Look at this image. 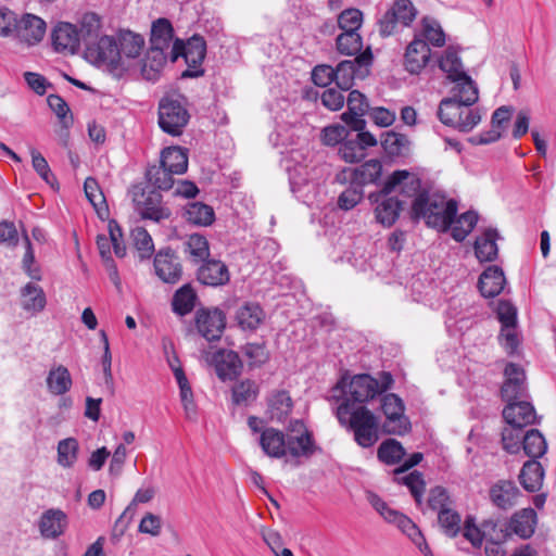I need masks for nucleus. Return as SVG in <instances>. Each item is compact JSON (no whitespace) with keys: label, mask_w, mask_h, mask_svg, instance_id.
Returning <instances> with one entry per match:
<instances>
[{"label":"nucleus","mask_w":556,"mask_h":556,"mask_svg":"<svg viewBox=\"0 0 556 556\" xmlns=\"http://www.w3.org/2000/svg\"><path fill=\"white\" fill-rule=\"evenodd\" d=\"M421 188L420 179L408 170H395L384 182L378 193H371L369 199L377 203L375 207L376 220L384 227H391L403 210V202L391 195L400 191L406 197L415 195Z\"/></svg>","instance_id":"nucleus-1"},{"label":"nucleus","mask_w":556,"mask_h":556,"mask_svg":"<svg viewBox=\"0 0 556 556\" xmlns=\"http://www.w3.org/2000/svg\"><path fill=\"white\" fill-rule=\"evenodd\" d=\"M334 414L339 424L353 432L354 440L359 446L369 448L379 440V419L366 406L341 402Z\"/></svg>","instance_id":"nucleus-2"},{"label":"nucleus","mask_w":556,"mask_h":556,"mask_svg":"<svg viewBox=\"0 0 556 556\" xmlns=\"http://www.w3.org/2000/svg\"><path fill=\"white\" fill-rule=\"evenodd\" d=\"M412 204V218L425 219L429 227L446 231L453 218L457 214V202L455 200H446L444 195L439 193H429L420 190L414 195Z\"/></svg>","instance_id":"nucleus-3"},{"label":"nucleus","mask_w":556,"mask_h":556,"mask_svg":"<svg viewBox=\"0 0 556 556\" xmlns=\"http://www.w3.org/2000/svg\"><path fill=\"white\" fill-rule=\"evenodd\" d=\"M367 501L380 514L383 519L390 523H394L397 528L406 534L416 547L424 554V556H433L424 534L419 528L402 513L391 508L388 504L376 493L368 492Z\"/></svg>","instance_id":"nucleus-4"},{"label":"nucleus","mask_w":556,"mask_h":556,"mask_svg":"<svg viewBox=\"0 0 556 556\" xmlns=\"http://www.w3.org/2000/svg\"><path fill=\"white\" fill-rule=\"evenodd\" d=\"M439 119L463 132L471 131L482 119L478 108H470L454 98H444L438 109Z\"/></svg>","instance_id":"nucleus-5"},{"label":"nucleus","mask_w":556,"mask_h":556,"mask_svg":"<svg viewBox=\"0 0 556 556\" xmlns=\"http://www.w3.org/2000/svg\"><path fill=\"white\" fill-rule=\"evenodd\" d=\"M85 58L98 67L104 68L115 77L123 76V63L119 62L115 37L101 36L85 46Z\"/></svg>","instance_id":"nucleus-6"},{"label":"nucleus","mask_w":556,"mask_h":556,"mask_svg":"<svg viewBox=\"0 0 556 556\" xmlns=\"http://www.w3.org/2000/svg\"><path fill=\"white\" fill-rule=\"evenodd\" d=\"M206 54V43L203 37L194 35L187 43L176 39L170 49V60L176 62L179 56H184L188 68L182 72L181 77L194 78L204 74L201 68L202 62Z\"/></svg>","instance_id":"nucleus-7"},{"label":"nucleus","mask_w":556,"mask_h":556,"mask_svg":"<svg viewBox=\"0 0 556 556\" xmlns=\"http://www.w3.org/2000/svg\"><path fill=\"white\" fill-rule=\"evenodd\" d=\"M334 389L342 391V402L363 405L378 395V381L368 374H359L353 376L349 382L342 377Z\"/></svg>","instance_id":"nucleus-8"},{"label":"nucleus","mask_w":556,"mask_h":556,"mask_svg":"<svg viewBox=\"0 0 556 556\" xmlns=\"http://www.w3.org/2000/svg\"><path fill=\"white\" fill-rule=\"evenodd\" d=\"M190 114L182 101L169 97L163 98L159 103V126L173 137L182 135L188 125Z\"/></svg>","instance_id":"nucleus-9"},{"label":"nucleus","mask_w":556,"mask_h":556,"mask_svg":"<svg viewBox=\"0 0 556 556\" xmlns=\"http://www.w3.org/2000/svg\"><path fill=\"white\" fill-rule=\"evenodd\" d=\"M318 450L313 432L307 429L304 421L301 419L291 420L286 434V456L309 458Z\"/></svg>","instance_id":"nucleus-10"},{"label":"nucleus","mask_w":556,"mask_h":556,"mask_svg":"<svg viewBox=\"0 0 556 556\" xmlns=\"http://www.w3.org/2000/svg\"><path fill=\"white\" fill-rule=\"evenodd\" d=\"M372 62L369 48L356 55L353 60H344L336 67V84L342 90H350L356 77L364 78Z\"/></svg>","instance_id":"nucleus-11"},{"label":"nucleus","mask_w":556,"mask_h":556,"mask_svg":"<svg viewBox=\"0 0 556 556\" xmlns=\"http://www.w3.org/2000/svg\"><path fill=\"white\" fill-rule=\"evenodd\" d=\"M132 202L143 219L159 223L170 216L169 208L162 205V197L156 191H146L136 187L132 191Z\"/></svg>","instance_id":"nucleus-12"},{"label":"nucleus","mask_w":556,"mask_h":556,"mask_svg":"<svg viewBox=\"0 0 556 556\" xmlns=\"http://www.w3.org/2000/svg\"><path fill=\"white\" fill-rule=\"evenodd\" d=\"M194 324L205 340L218 341L226 328V314L218 307H201L195 312Z\"/></svg>","instance_id":"nucleus-13"},{"label":"nucleus","mask_w":556,"mask_h":556,"mask_svg":"<svg viewBox=\"0 0 556 556\" xmlns=\"http://www.w3.org/2000/svg\"><path fill=\"white\" fill-rule=\"evenodd\" d=\"M381 409L387 418L384 424L386 432L403 435L409 431L410 422L404 415L405 406L400 396L394 393L383 395Z\"/></svg>","instance_id":"nucleus-14"},{"label":"nucleus","mask_w":556,"mask_h":556,"mask_svg":"<svg viewBox=\"0 0 556 556\" xmlns=\"http://www.w3.org/2000/svg\"><path fill=\"white\" fill-rule=\"evenodd\" d=\"M417 16V9L410 0H394L392 8L380 20V33L390 36L396 24L409 26Z\"/></svg>","instance_id":"nucleus-15"},{"label":"nucleus","mask_w":556,"mask_h":556,"mask_svg":"<svg viewBox=\"0 0 556 556\" xmlns=\"http://www.w3.org/2000/svg\"><path fill=\"white\" fill-rule=\"evenodd\" d=\"M155 275L165 283H177L182 276L179 256L170 248L160 249L154 255Z\"/></svg>","instance_id":"nucleus-16"},{"label":"nucleus","mask_w":556,"mask_h":556,"mask_svg":"<svg viewBox=\"0 0 556 556\" xmlns=\"http://www.w3.org/2000/svg\"><path fill=\"white\" fill-rule=\"evenodd\" d=\"M115 43L117 46L118 55L121 56L119 62H122L124 66V75L130 71L135 61L140 56L144 47V38L130 30H122L115 37Z\"/></svg>","instance_id":"nucleus-17"},{"label":"nucleus","mask_w":556,"mask_h":556,"mask_svg":"<svg viewBox=\"0 0 556 556\" xmlns=\"http://www.w3.org/2000/svg\"><path fill=\"white\" fill-rule=\"evenodd\" d=\"M68 527V517L60 508L45 510L39 520L38 529L40 535L47 540H55L63 535Z\"/></svg>","instance_id":"nucleus-18"},{"label":"nucleus","mask_w":556,"mask_h":556,"mask_svg":"<svg viewBox=\"0 0 556 556\" xmlns=\"http://www.w3.org/2000/svg\"><path fill=\"white\" fill-rule=\"evenodd\" d=\"M51 38L54 50L63 53H76L81 42L76 26L66 22H60L53 28Z\"/></svg>","instance_id":"nucleus-19"},{"label":"nucleus","mask_w":556,"mask_h":556,"mask_svg":"<svg viewBox=\"0 0 556 556\" xmlns=\"http://www.w3.org/2000/svg\"><path fill=\"white\" fill-rule=\"evenodd\" d=\"M520 491L510 480H498L489 489L491 503L503 510H508L517 505Z\"/></svg>","instance_id":"nucleus-20"},{"label":"nucleus","mask_w":556,"mask_h":556,"mask_svg":"<svg viewBox=\"0 0 556 556\" xmlns=\"http://www.w3.org/2000/svg\"><path fill=\"white\" fill-rule=\"evenodd\" d=\"M46 34V23L34 14H25L18 20L15 28V38L28 46H34L42 40Z\"/></svg>","instance_id":"nucleus-21"},{"label":"nucleus","mask_w":556,"mask_h":556,"mask_svg":"<svg viewBox=\"0 0 556 556\" xmlns=\"http://www.w3.org/2000/svg\"><path fill=\"white\" fill-rule=\"evenodd\" d=\"M504 374L506 379L501 390L502 397L507 402L521 399L526 392L525 370L519 365L509 363Z\"/></svg>","instance_id":"nucleus-22"},{"label":"nucleus","mask_w":556,"mask_h":556,"mask_svg":"<svg viewBox=\"0 0 556 556\" xmlns=\"http://www.w3.org/2000/svg\"><path fill=\"white\" fill-rule=\"evenodd\" d=\"M507 403L503 409V417L509 426L523 428L535 422L536 414L531 403L519 400Z\"/></svg>","instance_id":"nucleus-23"},{"label":"nucleus","mask_w":556,"mask_h":556,"mask_svg":"<svg viewBox=\"0 0 556 556\" xmlns=\"http://www.w3.org/2000/svg\"><path fill=\"white\" fill-rule=\"evenodd\" d=\"M348 112L342 114V119L352 127L353 130H362L365 127L363 116L368 113L369 104L363 93L352 90L346 99Z\"/></svg>","instance_id":"nucleus-24"},{"label":"nucleus","mask_w":556,"mask_h":556,"mask_svg":"<svg viewBox=\"0 0 556 556\" xmlns=\"http://www.w3.org/2000/svg\"><path fill=\"white\" fill-rule=\"evenodd\" d=\"M212 362L223 381L236 379L242 370V362L233 351L219 350L213 354Z\"/></svg>","instance_id":"nucleus-25"},{"label":"nucleus","mask_w":556,"mask_h":556,"mask_svg":"<svg viewBox=\"0 0 556 556\" xmlns=\"http://www.w3.org/2000/svg\"><path fill=\"white\" fill-rule=\"evenodd\" d=\"M431 56V50L427 42L420 38H415L406 48L404 55V66L410 74H419L428 64Z\"/></svg>","instance_id":"nucleus-26"},{"label":"nucleus","mask_w":556,"mask_h":556,"mask_svg":"<svg viewBox=\"0 0 556 556\" xmlns=\"http://www.w3.org/2000/svg\"><path fill=\"white\" fill-rule=\"evenodd\" d=\"M382 175V164L378 160H369L361 166L343 170L338 177L349 178L350 182L363 188L365 185L377 184Z\"/></svg>","instance_id":"nucleus-27"},{"label":"nucleus","mask_w":556,"mask_h":556,"mask_svg":"<svg viewBox=\"0 0 556 556\" xmlns=\"http://www.w3.org/2000/svg\"><path fill=\"white\" fill-rule=\"evenodd\" d=\"M174 29L170 22L166 18H159L152 24L150 50L160 52H167L170 56V49L173 47Z\"/></svg>","instance_id":"nucleus-28"},{"label":"nucleus","mask_w":556,"mask_h":556,"mask_svg":"<svg viewBox=\"0 0 556 556\" xmlns=\"http://www.w3.org/2000/svg\"><path fill=\"white\" fill-rule=\"evenodd\" d=\"M262 451L271 458L286 456V434L275 428L264 429L258 438Z\"/></svg>","instance_id":"nucleus-29"},{"label":"nucleus","mask_w":556,"mask_h":556,"mask_svg":"<svg viewBox=\"0 0 556 556\" xmlns=\"http://www.w3.org/2000/svg\"><path fill=\"white\" fill-rule=\"evenodd\" d=\"M198 280L206 286H223L229 281V271L223 262L210 260L198 269Z\"/></svg>","instance_id":"nucleus-30"},{"label":"nucleus","mask_w":556,"mask_h":556,"mask_svg":"<svg viewBox=\"0 0 556 556\" xmlns=\"http://www.w3.org/2000/svg\"><path fill=\"white\" fill-rule=\"evenodd\" d=\"M293 408V401L287 391H274L267 399V414L271 421L283 422Z\"/></svg>","instance_id":"nucleus-31"},{"label":"nucleus","mask_w":556,"mask_h":556,"mask_svg":"<svg viewBox=\"0 0 556 556\" xmlns=\"http://www.w3.org/2000/svg\"><path fill=\"white\" fill-rule=\"evenodd\" d=\"M505 276L498 266H489L480 276L478 287L484 298L498 295L505 286Z\"/></svg>","instance_id":"nucleus-32"},{"label":"nucleus","mask_w":556,"mask_h":556,"mask_svg":"<svg viewBox=\"0 0 556 556\" xmlns=\"http://www.w3.org/2000/svg\"><path fill=\"white\" fill-rule=\"evenodd\" d=\"M236 321L242 330H256L265 318V313L260 304L245 302L236 312Z\"/></svg>","instance_id":"nucleus-33"},{"label":"nucleus","mask_w":556,"mask_h":556,"mask_svg":"<svg viewBox=\"0 0 556 556\" xmlns=\"http://www.w3.org/2000/svg\"><path fill=\"white\" fill-rule=\"evenodd\" d=\"M500 235L496 229L489 228L475 241V254L480 262H492L497 257L496 240Z\"/></svg>","instance_id":"nucleus-34"},{"label":"nucleus","mask_w":556,"mask_h":556,"mask_svg":"<svg viewBox=\"0 0 556 556\" xmlns=\"http://www.w3.org/2000/svg\"><path fill=\"white\" fill-rule=\"evenodd\" d=\"M536 514L532 508H523L511 517L508 529L521 539H528L534 533Z\"/></svg>","instance_id":"nucleus-35"},{"label":"nucleus","mask_w":556,"mask_h":556,"mask_svg":"<svg viewBox=\"0 0 556 556\" xmlns=\"http://www.w3.org/2000/svg\"><path fill=\"white\" fill-rule=\"evenodd\" d=\"M184 251L189 261L198 265L206 261L210 256V244L205 236L192 233L186 238L184 242Z\"/></svg>","instance_id":"nucleus-36"},{"label":"nucleus","mask_w":556,"mask_h":556,"mask_svg":"<svg viewBox=\"0 0 556 556\" xmlns=\"http://www.w3.org/2000/svg\"><path fill=\"white\" fill-rule=\"evenodd\" d=\"M47 388L53 395H63L72 388L73 380L68 369L63 365L52 367L46 379Z\"/></svg>","instance_id":"nucleus-37"},{"label":"nucleus","mask_w":556,"mask_h":556,"mask_svg":"<svg viewBox=\"0 0 556 556\" xmlns=\"http://www.w3.org/2000/svg\"><path fill=\"white\" fill-rule=\"evenodd\" d=\"M544 469L541 463L531 459L523 464L519 481L525 490L529 492L539 491L543 484Z\"/></svg>","instance_id":"nucleus-38"},{"label":"nucleus","mask_w":556,"mask_h":556,"mask_svg":"<svg viewBox=\"0 0 556 556\" xmlns=\"http://www.w3.org/2000/svg\"><path fill=\"white\" fill-rule=\"evenodd\" d=\"M198 295L190 285H184L173 295L172 309L178 316H186L195 306Z\"/></svg>","instance_id":"nucleus-39"},{"label":"nucleus","mask_w":556,"mask_h":556,"mask_svg":"<svg viewBox=\"0 0 556 556\" xmlns=\"http://www.w3.org/2000/svg\"><path fill=\"white\" fill-rule=\"evenodd\" d=\"M186 220L194 226H210L215 219L212 206L202 202H191L185 207Z\"/></svg>","instance_id":"nucleus-40"},{"label":"nucleus","mask_w":556,"mask_h":556,"mask_svg":"<svg viewBox=\"0 0 556 556\" xmlns=\"http://www.w3.org/2000/svg\"><path fill=\"white\" fill-rule=\"evenodd\" d=\"M160 163L169 168L172 173L181 175L188 168L187 151L180 147L165 148L161 153Z\"/></svg>","instance_id":"nucleus-41"},{"label":"nucleus","mask_w":556,"mask_h":556,"mask_svg":"<svg viewBox=\"0 0 556 556\" xmlns=\"http://www.w3.org/2000/svg\"><path fill=\"white\" fill-rule=\"evenodd\" d=\"M22 307L27 312L38 313L46 306V294L41 287L28 282L21 290Z\"/></svg>","instance_id":"nucleus-42"},{"label":"nucleus","mask_w":556,"mask_h":556,"mask_svg":"<svg viewBox=\"0 0 556 556\" xmlns=\"http://www.w3.org/2000/svg\"><path fill=\"white\" fill-rule=\"evenodd\" d=\"M453 81L455 83V87L453 89L454 93L452 98L472 108L479 99L478 87L475 81L467 74Z\"/></svg>","instance_id":"nucleus-43"},{"label":"nucleus","mask_w":556,"mask_h":556,"mask_svg":"<svg viewBox=\"0 0 556 556\" xmlns=\"http://www.w3.org/2000/svg\"><path fill=\"white\" fill-rule=\"evenodd\" d=\"M522 448L527 456L535 460L546 453L547 443L539 430L531 429L522 437Z\"/></svg>","instance_id":"nucleus-44"},{"label":"nucleus","mask_w":556,"mask_h":556,"mask_svg":"<svg viewBox=\"0 0 556 556\" xmlns=\"http://www.w3.org/2000/svg\"><path fill=\"white\" fill-rule=\"evenodd\" d=\"M478 223V214L473 211H467L459 217L453 218L448 229H451L452 237L462 242L472 231Z\"/></svg>","instance_id":"nucleus-45"},{"label":"nucleus","mask_w":556,"mask_h":556,"mask_svg":"<svg viewBox=\"0 0 556 556\" xmlns=\"http://www.w3.org/2000/svg\"><path fill=\"white\" fill-rule=\"evenodd\" d=\"M167 52L148 50L142 60L141 73L147 80H155L166 63Z\"/></svg>","instance_id":"nucleus-46"},{"label":"nucleus","mask_w":556,"mask_h":556,"mask_svg":"<svg viewBox=\"0 0 556 556\" xmlns=\"http://www.w3.org/2000/svg\"><path fill=\"white\" fill-rule=\"evenodd\" d=\"M84 190L87 199L97 211L99 217L102 219L105 218L109 215V208L106 205L105 197L101 191L98 181L92 177L86 178Z\"/></svg>","instance_id":"nucleus-47"},{"label":"nucleus","mask_w":556,"mask_h":556,"mask_svg":"<svg viewBox=\"0 0 556 556\" xmlns=\"http://www.w3.org/2000/svg\"><path fill=\"white\" fill-rule=\"evenodd\" d=\"M404 456L405 448L395 439H387L377 450L378 459L386 465L399 464Z\"/></svg>","instance_id":"nucleus-48"},{"label":"nucleus","mask_w":556,"mask_h":556,"mask_svg":"<svg viewBox=\"0 0 556 556\" xmlns=\"http://www.w3.org/2000/svg\"><path fill=\"white\" fill-rule=\"evenodd\" d=\"M58 464L63 468H72L78 458L79 444L75 438H66L58 443Z\"/></svg>","instance_id":"nucleus-49"},{"label":"nucleus","mask_w":556,"mask_h":556,"mask_svg":"<svg viewBox=\"0 0 556 556\" xmlns=\"http://www.w3.org/2000/svg\"><path fill=\"white\" fill-rule=\"evenodd\" d=\"M410 141L407 136L394 131L383 135L381 146L391 156H402L409 150Z\"/></svg>","instance_id":"nucleus-50"},{"label":"nucleus","mask_w":556,"mask_h":556,"mask_svg":"<svg viewBox=\"0 0 556 556\" xmlns=\"http://www.w3.org/2000/svg\"><path fill=\"white\" fill-rule=\"evenodd\" d=\"M420 35L428 46L443 47L445 45V34L440 23L433 17L426 16L422 18Z\"/></svg>","instance_id":"nucleus-51"},{"label":"nucleus","mask_w":556,"mask_h":556,"mask_svg":"<svg viewBox=\"0 0 556 556\" xmlns=\"http://www.w3.org/2000/svg\"><path fill=\"white\" fill-rule=\"evenodd\" d=\"M177 175L176 173H172L169 168L160 165H152L147 169V179L148 181L155 188L160 190H169L174 185L173 176Z\"/></svg>","instance_id":"nucleus-52"},{"label":"nucleus","mask_w":556,"mask_h":556,"mask_svg":"<svg viewBox=\"0 0 556 556\" xmlns=\"http://www.w3.org/2000/svg\"><path fill=\"white\" fill-rule=\"evenodd\" d=\"M101 29L100 16L96 13H86L79 22L78 34L81 41L87 46L88 42L100 38L99 31Z\"/></svg>","instance_id":"nucleus-53"},{"label":"nucleus","mask_w":556,"mask_h":556,"mask_svg":"<svg viewBox=\"0 0 556 556\" xmlns=\"http://www.w3.org/2000/svg\"><path fill=\"white\" fill-rule=\"evenodd\" d=\"M439 66L444 73H446L447 78L452 81L466 75L457 52L452 48L445 50L439 61Z\"/></svg>","instance_id":"nucleus-54"},{"label":"nucleus","mask_w":556,"mask_h":556,"mask_svg":"<svg viewBox=\"0 0 556 556\" xmlns=\"http://www.w3.org/2000/svg\"><path fill=\"white\" fill-rule=\"evenodd\" d=\"M394 480L399 484L406 485L410 491L412 495L414 496L417 505L421 504L422 494L426 488V483L421 472L414 470L406 476L394 475Z\"/></svg>","instance_id":"nucleus-55"},{"label":"nucleus","mask_w":556,"mask_h":556,"mask_svg":"<svg viewBox=\"0 0 556 556\" xmlns=\"http://www.w3.org/2000/svg\"><path fill=\"white\" fill-rule=\"evenodd\" d=\"M438 522L443 533L450 538H455L460 531V515L451 506L438 514Z\"/></svg>","instance_id":"nucleus-56"},{"label":"nucleus","mask_w":556,"mask_h":556,"mask_svg":"<svg viewBox=\"0 0 556 556\" xmlns=\"http://www.w3.org/2000/svg\"><path fill=\"white\" fill-rule=\"evenodd\" d=\"M131 238L139 257L141 260L150 258L154 252V243L147 229L140 226L135 227L131 230Z\"/></svg>","instance_id":"nucleus-57"},{"label":"nucleus","mask_w":556,"mask_h":556,"mask_svg":"<svg viewBox=\"0 0 556 556\" xmlns=\"http://www.w3.org/2000/svg\"><path fill=\"white\" fill-rule=\"evenodd\" d=\"M258 395V387L252 380H244L232 388V400L237 405H248Z\"/></svg>","instance_id":"nucleus-58"},{"label":"nucleus","mask_w":556,"mask_h":556,"mask_svg":"<svg viewBox=\"0 0 556 556\" xmlns=\"http://www.w3.org/2000/svg\"><path fill=\"white\" fill-rule=\"evenodd\" d=\"M363 41L358 33H342L337 37V49L340 53L355 55L362 53Z\"/></svg>","instance_id":"nucleus-59"},{"label":"nucleus","mask_w":556,"mask_h":556,"mask_svg":"<svg viewBox=\"0 0 556 556\" xmlns=\"http://www.w3.org/2000/svg\"><path fill=\"white\" fill-rule=\"evenodd\" d=\"M482 534L486 542L504 543L510 536V531L505 523L484 520L482 522Z\"/></svg>","instance_id":"nucleus-60"},{"label":"nucleus","mask_w":556,"mask_h":556,"mask_svg":"<svg viewBox=\"0 0 556 556\" xmlns=\"http://www.w3.org/2000/svg\"><path fill=\"white\" fill-rule=\"evenodd\" d=\"M363 23V13L358 9H346L338 17V25L343 33H357Z\"/></svg>","instance_id":"nucleus-61"},{"label":"nucleus","mask_w":556,"mask_h":556,"mask_svg":"<svg viewBox=\"0 0 556 556\" xmlns=\"http://www.w3.org/2000/svg\"><path fill=\"white\" fill-rule=\"evenodd\" d=\"M454 505L452 497L450 496L446 489L442 486H435L430 490L428 496V507L440 514V511L450 508Z\"/></svg>","instance_id":"nucleus-62"},{"label":"nucleus","mask_w":556,"mask_h":556,"mask_svg":"<svg viewBox=\"0 0 556 556\" xmlns=\"http://www.w3.org/2000/svg\"><path fill=\"white\" fill-rule=\"evenodd\" d=\"M340 156L348 163H356L366 156L362 143L356 139H346L339 147Z\"/></svg>","instance_id":"nucleus-63"},{"label":"nucleus","mask_w":556,"mask_h":556,"mask_svg":"<svg viewBox=\"0 0 556 556\" xmlns=\"http://www.w3.org/2000/svg\"><path fill=\"white\" fill-rule=\"evenodd\" d=\"M523 435L522 428L513 426L504 428L502 431L503 448L510 454L519 452Z\"/></svg>","instance_id":"nucleus-64"}]
</instances>
